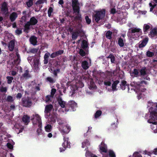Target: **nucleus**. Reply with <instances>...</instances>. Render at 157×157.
Returning <instances> with one entry per match:
<instances>
[{
    "label": "nucleus",
    "mask_w": 157,
    "mask_h": 157,
    "mask_svg": "<svg viewBox=\"0 0 157 157\" xmlns=\"http://www.w3.org/2000/svg\"><path fill=\"white\" fill-rule=\"evenodd\" d=\"M147 108L150 115L148 120V122L151 124L150 127L153 130L154 133H157V102H153L149 101L147 102Z\"/></svg>",
    "instance_id": "nucleus-1"
},
{
    "label": "nucleus",
    "mask_w": 157,
    "mask_h": 157,
    "mask_svg": "<svg viewBox=\"0 0 157 157\" xmlns=\"http://www.w3.org/2000/svg\"><path fill=\"white\" fill-rule=\"evenodd\" d=\"M140 82L137 83L136 82H133L131 83L130 87L126 84V82L125 81H122L120 84V86L122 90H125L126 87H127L128 91L129 92H135L137 94V97L138 99H140L142 96V94L141 92H144L146 90L145 89H144L140 91V88L142 89V87L140 86Z\"/></svg>",
    "instance_id": "nucleus-2"
},
{
    "label": "nucleus",
    "mask_w": 157,
    "mask_h": 157,
    "mask_svg": "<svg viewBox=\"0 0 157 157\" xmlns=\"http://www.w3.org/2000/svg\"><path fill=\"white\" fill-rule=\"evenodd\" d=\"M32 120L33 121V125L34 127L38 128L37 132L38 134H40L42 133V121L41 117L38 114H35L33 116Z\"/></svg>",
    "instance_id": "nucleus-3"
},
{
    "label": "nucleus",
    "mask_w": 157,
    "mask_h": 157,
    "mask_svg": "<svg viewBox=\"0 0 157 157\" xmlns=\"http://www.w3.org/2000/svg\"><path fill=\"white\" fill-rule=\"evenodd\" d=\"M105 11L104 9H100L94 11L93 15V18L96 22L102 20L105 17Z\"/></svg>",
    "instance_id": "nucleus-4"
},
{
    "label": "nucleus",
    "mask_w": 157,
    "mask_h": 157,
    "mask_svg": "<svg viewBox=\"0 0 157 157\" xmlns=\"http://www.w3.org/2000/svg\"><path fill=\"white\" fill-rule=\"evenodd\" d=\"M58 124L59 129L62 134H67L70 132V127L66 123L62 121H58Z\"/></svg>",
    "instance_id": "nucleus-5"
},
{
    "label": "nucleus",
    "mask_w": 157,
    "mask_h": 157,
    "mask_svg": "<svg viewBox=\"0 0 157 157\" xmlns=\"http://www.w3.org/2000/svg\"><path fill=\"white\" fill-rule=\"evenodd\" d=\"M72 6L73 8L74 13H76L77 15L75 17V19L77 20L81 19V15L79 13V4L77 0H74L72 1Z\"/></svg>",
    "instance_id": "nucleus-6"
},
{
    "label": "nucleus",
    "mask_w": 157,
    "mask_h": 157,
    "mask_svg": "<svg viewBox=\"0 0 157 157\" xmlns=\"http://www.w3.org/2000/svg\"><path fill=\"white\" fill-rule=\"evenodd\" d=\"M111 82H112L110 80H105L104 82V84L106 86H110V88H112L113 90H117V85L119 83V81L117 80L114 82L112 86H111Z\"/></svg>",
    "instance_id": "nucleus-7"
},
{
    "label": "nucleus",
    "mask_w": 157,
    "mask_h": 157,
    "mask_svg": "<svg viewBox=\"0 0 157 157\" xmlns=\"http://www.w3.org/2000/svg\"><path fill=\"white\" fill-rule=\"evenodd\" d=\"M37 22V20L34 17L31 18L29 22H28L25 26L24 30L27 32V30L29 29L31 25H33L36 24Z\"/></svg>",
    "instance_id": "nucleus-8"
},
{
    "label": "nucleus",
    "mask_w": 157,
    "mask_h": 157,
    "mask_svg": "<svg viewBox=\"0 0 157 157\" xmlns=\"http://www.w3.org/2000/svg\"><path fill=\"white\" fill-rule=\"evenodd\" d=\"M99 151L103 155H105L104 153H106L108 151L107 146L103 141L99 145Z\"/></svg>",
    "instance_id": "nucleus-9"
},
{
    "label": "nucleus",
    "mask_w": 157,
    "mask_h": 157,
    "mask_svg": "<svg viewBox=\"0 0 157 157\" xmlns=\"http://www.w3.org/2000/svg\"><path fill=\"white\" fill-rule=\"evenodd\" d=\"M131 32L132 36H135L133 38H137L140 36L142 34L141 29L137 28H133L131 29Z\"/></svg>",
    "instance_id": "nucleus-10"
},
{
    "label": "nucleus",
    "mask_w": 157,
    "mask_h": 157,
    "mask_svg": "<svg viewBox=\"0 0 157 157\" xmlns=\"http://www.w3.org/2000/svg\"><path fill=\"white\" fill-rule=\"evenodd\" d=\"M58 102L59 105L62 108H64V110H62V112H64L68 111V110H66L65 109L68 106V104H66L65 102L63 101L61 98L59 97L58 100Z\"/></svg>",
    "instance_id": "nucleus-11"
},
{
    "label": "nucleus",
    "mask_w": 157,
    "mask_h": 157,
    "mask_svg": "<svg viewBox=\"0 0 157 157\" xmlns=\"http://www.w3.org/2000/svg\"><path fill=\"white\" fill-rule=\"evenodd\" d=\"M33 66L34 69L36 71H37L39 67V59L35 58L33 60Z\"/></svg>",
    "instance_id": "nucleus-12"
},
{
    "label": "nucleus",
    "mask_w": 157,
    "mask_h": 157,
    "mask_svg": "<svg viewBox=\"0 0 157 157\" xmlns=\"http://www.w3.org/2000/svg\"><path fill=\"white\" fill-rule=\"evenodd\" d=\"M150 37L152 38L157 37V28H154L151 29L149 34Z\"/></svg>",
    "instance_id": "nucleus-13"
},
{
    "label": "nucleus",
    "mask_w": 157,
    "mask_h": 157,
    "mask_svg": "<svg viewBox=\"0 0 157 157\" xmlns=\"http://www.w3.org/2000/svg\"><path fill=\"white\" fill-rule=\"evenodd\" d=\"M63 140L64 142L62 144V146L66 148H70V143L69 141V139L68 138H64Z\"/></svg>",
    "instance_id": "nucleus-14"
},
{
    "label": "nucleus",
    "mask_w": 157,
    "mask_h": 157,
    "mask_svg": "<svg viewBox=\"0 0 157 157\" xmlns=\"http://www.w3.org/2000/svg\"><path fill=\"white\" fill-rule=\"evenodd\" d=\"M1 11L2 13L5 15L7 14L8 13L7 4L6 2L3 3L2 6Z\"/></svg>",
    "instance_id": "nucleus-15"
},
{
    "label": "nucleus",
    "mask_w": 157,
    "mask_h": 157,
    "mask_svg": "<svg viewBox=\"0 0 157 157\" xmlns=\"http://www.w3.org/2000/svg\"><path fill=\"white\" fill-rule=\"evenodd\" d=\"M22 100L23 106L25 107H29L31 105V101L29 98H27L25 100L23 98Z\"/></svg>",
    "instance_id": "nucleus-16"
},
{
    "label": "nucleus",
    "mask_w": 157,
    "mask_h": 157,
    "mask_svg": "<svg viewBox=\"0 0 157 157\" xmlns=\"http://www.w3.org/2000/svg\"><path fill=\"white\" fill-rule=\"evenodd\" d=\"M52 105H50L46 106L45 107V117L46 118H48V115H49V113L50 111L52 109Z\"/></svg>",
    "instance_id": "nucleus-17"
},
{
    "label": "nucleus",
    "mask_w": 157,
    "mask_h": 157,
    "mask_svg": "<svg viewBox=\"0 0 157 157\" xmlns=\"http://www.w3.org/2000/svg\"><path fill=\"white\" fill-rule=\"evenodd\" d=\"M107 152L108 155H103L102 157H116L115 153L113 150H109Z\"/></svg>",
    "instance_id": "nucleus-18"
},
{
    "label": "nucleus",
    "mask_w": 157,
    "mask_h": 157,
    "mask_svg": "<svg viewBox=\"0 0 157 157\" xmlns=\"http://www.w3.org/2000/svg\"><path fill=\"white\" fill-rule=\"evenodd\" d=\"M90 144V143L88 140H84L82 142L81 147L82 148H87Z\"/></svg>",
    "instance_id": "nucleus-19"
},
{
    "label": "nucleus",
    "mask_w": 157,
    "mask_h": 157,
    "mask_svg": "<svg viewBox=\"0 0 157 157\" xmlns=\"http://www.w3.org/2000/svg\"><path fill=\"white\" fill-rule=\"evenodd\" d=\"M14 128H15V131L17 133V134L21 132L23 129V127L22 125L17 124L14 126Z\"/></svg>",
    "instance_id": "nucleus-20"
},
{
    "label": "nucleus",
    "mask_w": 157,
    "mask_h": 157,
    "mask_svg": "<svg viewBox=\"0 0 157 157\" xmlns=\"http://www.w3.org/2000/svg\"><path fill=\"white\" fill-rule=\"evenodd\" d=\"M148 38L147 37H145L142 41L140 42L138 44L139 47L141 48L144 47L148 42Z\"/></svg>",
    "instance_id": "nucleus-21"
},
{
    "label": "nucleus",
    "mask_w": 157,
    "mask_h": 157,
    "mask_svg": "<svg viewBox=\"0 0 157 157\" xmlns=\"http://www.w3.org/2000/svg\"><path fill=\"white\" fill-rule=\"evenodd\" d=\"M123 38L121 37L119 38L118 41V43L119 46L121 47H123L124 45V43L125 42V40L124 38V35H122Z\"/></svg>",
    "instance_id": "nucleus-22"
},
{
    "label": "nucleus",
    "mask_w": 157,
    "mask_h": 157,
    "mask_svg": "<svg viewBox=\"0 0 157 157\" xmlns=\"http://www.w3.org/2000/svg\"><path fill=\"white\" fill-rule=\"evenodd\" d=\"M89 64L87 61H83L82 63V66L84 69H87L90 66L91 63L90 60Z\"/></svg>",
    "instance_id": "nucleus-23"
},
{
    "label": "nucleus",
    "mask_w": 157,
    "mask_h": 157,
    "mask_svg": "<svg viewBox=\"0 0 157 157\" xmlns=\"http://www.w3.org/2000/svg\"><path fill=\"white\" fill-rule=\"evenodd\" d=\"M14 58L13 64L17 65L19 63L20 61L19 56L17 53H16Z\"/></svg>",
    "instance_id": "nucleus-24"
},
{
    "label": "nucleus",
    "mask_w": 157,
    "mask_h": 157,
    "mask_svg": "<svg viewBox=\"0 0 157 157\" xmlns=\"http://www.w3.org/2000/svg\"><path fill=\"white\" fill-rule=\"evenodd\" d=\"M131 76L132 77H137L140 76L139 72L138 70L134 69L130 73Z\"/></svg>",
    "instance_id": "nucleus-25"
},
{
    "label": "nucleus",
    "mask_w": 157,
    "mask_h": 157,
    "mask_svg": "<svg viewBox=\"0 0 157 157\" xmlns=\"http://www.w3.org/2000/svg\"><path fill=\"white\" fill-rule=\"evenodd\" d=\"M49 118L50 119H49V120L50 121L51 123L53 124L56 122L57 119V117L55 114L52 115H50Z\"/></svg>",
    "instance_id": "nucleus-26"
},
{
    "label": "nucleus",
    "mask_w": 157,
    "mask_h": 157,
    "mask_svg": "<svg viewBox=\"0 0 157 157\" xmlns=\"http://www.w3.org/2000/svg\"><path fill=\"white\" fill-rule=\"evenodd\" d=\"M88 87L90 89L93 90L96 88V87L93 81L92 80H91L90 83L88 85Z\"/></svg>",
    "instance_id": "nucleus-27"
},
{
    "label": "nucleus",
    "mask_w": 157,
    "mask_h": 157,
    "mask_svg": "<svg viewBox=\"0 0 157 157\" xmlns=\"http://www.w3.org/2000/svg\"><path fill=\"white\" fill-rule=\"evenodd\" d=\"M68 106H70L71 108L74 109L77 107V104L74 101H71L68 103Z\"/></svg>",
    "instance_id": "nucleus-28"
},
{
    "label": "nucleus",
    "mask_w": 157,
    "mask_h": 157,
    "mask_svg": "<svg viewBox=\"0 0 157 157\" xmlns=\"http://www.w3.org/2000/svg\"><path fill=\"white\" fill-rule=\"evenodd\" d=\"M85 156L86 157H98L96 155L88 151H86Z\"/></svg>",
    "instance_id": "nucleus-29"
},
{
    "label": "nucleus",
    "mask_w": 157,
    "mask_h": 157,
    "mask_svg": "<svg viewBox=\"0 0 157 157\" xmlns=\"http://www.w3.org/2000/svg\"><path fill=\"white\" fill-rule=\"evenodd\" d=\"M30 42L33 45L36 44L37 40L36 38L34 36H32L31 37L30 39Z\"/></svg>",
    "instance_id": "nucleus-30"
},
{
    "label": "nucleus",
    "mask_w": 157,
    "mask_h": 157,
    "mask_svg": "<svg viewBox=\"0 0 157 157\" xmlns=\"http://www.w3.org/2000/svg\"><path fill=\"white\" fill-rule=\"evenodd\" d=\"M14 46V41L12 40L9 43L8 45V48L9 50L10 51H13Z\"/></svg>",
    "instance_id": "nucleus-31"
},
{
    "label": "nucleus",
    "mask_w": 157,
    "mask_h": 157,
    "mask_svg": "<svg viewBox=\"0 0 157 157\" xmlns=\"http://www.w3.org/2000/svg\"><path fill=\"white\" fill-rule=\"evenodd\" d=\"M29 117L27 115H24L22 118L23 122L25 124H27L29 122Z\"/></svg>",
    "instance_id": "nucleus-32"
},
{
    "label": "nucleus",
    "mask_w": 157,
    "mask_h": 157,
    "mask_svg": "<svg viewBox=\"0 0 157 157\" xmlns=\"http://www.w3.org/2000/svg\"><path fill=\"white\" fill-rule=\"evenodd\" d=\"M45 131L48 132H51L52 129V127L50 124H47L44 127Z\"/></svg>",
    "instance_id": "nucleus-33"
},
{
    "label": "nucleus",
    "mask_w": 157,
    "mask_h": 157,
    "mask_svg": "<svg viewBox=\"0 0 157 157\" xmlns=\"http://www.w3.org/2000/svg\"><path fill=\"white\" fill-rule=\"evenodd\" d=\"M17 17V15L15 13H13L10 15V18L12 21H14Z\"/></svg>",
    "instance_id": "nucleus-34"
},
{
    "label": "nucleus",
    "mask_w": 157,
    "mask_h": 157,
    "mask_svg": "<svg viewBox=\"0 0 157 157\" xmlns=\"http://www.w3.org/2000/svg\"><path fill=\"white\" fill-rule=\"evenodd\" d=\"M81 46L84 49H85L87 48L88 44L87 41L86 40H83L82 42Z\"/></svg>",
    "instance_id": "nucleus-35"
},
{
    "label": "nucleus",
    "mask_w": 157,
    "mask_h": 157,
    "mask_svg": "<svg viewBox=\"0 0 157 157\" xmlns=\"http://www.w3.org/2000/svg\"><path fill=\"white\" fill-rule=\"evenodd\" d=\"M150 28V25L145 24L144 25V32L147 31Z\"/></svg>",
    "instance_id": "nucleus-36"
},
{
    "label": "nucleus",
    "mask_w": 157,
    "mask_h": 157,
    "mask_svg": "<svg viewBox=\"0 0 157 157\" xmlns=\"http://www.w3.org/2000/svg\"><path fill=\"white\" fill-rule=\"evenodd\" d=\"M49 70L51 72L53 73L55 75H57V73L59 72V69L55 70L53 69L52 68H51L50 69H49Z\"/></svg>",
    "instance_id": "nucleus-37"
},
{
    "label": "nucleus",
    "mask_w": 157,
    "mask_h": 157,
    "mask_svg": "<svg viewBox=\"0 0 157 157\" xmlns=\"http://www.w3.org/2000/svg\"><path fill=\"white\" fill-rule=\"evenodd\" d=\"M78 34V32H76L73 33L72 35V38L73 40H75L77 38Z\"/></svg>",
    "instance_id": "nucleus-38"
},
{
    "label": "nucleus",
    "mask_w": 157,
    "mask_h": 157,
    "mask_svg": "<svg viewBox=\"0 0 157 157\" xmlns=\"http://www.w3.org/2000/svg\"><path fill=\"white\" fill-rule=\"evenodd\" d=\"M26 3L27 6L29 7H30L33 4V0H27Z\"/></svg>",
    "instance_id": "nucleus-39"
},
{
    "label": "nucleus",
    "mask_w": 157,
    "mask_h": 157,
    "mask_svg": "<svg viewBox=\"0 0 157 157\" xmlns=\"http://www.w3.org/2000/svg\"><path fill=\"white\" fill-rule=\"evenodd\" d=\"M30 77V75L29 74L28 72L26 71L25 72L22 78H27Z\"/></svg>",
    "instance_id": "nucleus-40"
},
{
    "label": "nucleus",
    "mask_w": 157,
    "mask_h": 157,
    "mask_svg": "<svg viewBox=\"0 0 157 157\" xmlns=\"http://www.w3.org/2000/svg\"><path fill=\"white\" fill-rule=\"evenodd\" d=\"M44 3H47L46 0H39L36 2V4L37 5H39L40 4Z\"/></svg>",
    "instance_id": "nucleus-41"
},
{
    "label": "nucleus",
    "mask_w": 157,
    "mask_h": 157,
    "mask_svg": "<svg viewBox=\"0 0 157 157\" xmlns=\"http://www.w3.org/2000/svg\"><path fill=\"white\" fill-rule=\"evenodd\" d=\"M101 111L98 110L97 111L95 114V117L97 118L99 117L101 114Z\"/></svg>",
    "instance_id": "nucleus-42"
},
{
    "label": "nucleus",
    "mask_w": 157,
    "mask_h": 157,
    "mask_svg": "<svg viewBox=\"0 0 157 157\" xmlns=\"http://www.w3.org/2000/svg\"><path fill=\"white\" fill-rule=\"evenodd\" d=\"M112 33L110 31H108L106 34V37L109 39H110L111 38Z\"/></svg>",
    "instance_id": "nucleus-43"
},
{
    "label": "nucleus",
    "mask_w": 157,
    "mask_h": 157,
    "mask_svg": "<svg viewBox=\"0 0 157 157\" xmlns=\"http://www.w3.org/2000/svg\"><path fill=\"white\" fill-rule=\"evenodd\" d=\"M140 73H139L140 75H144L146 74V71L145 68L142 69L140 71Z\"/></svg>",
    "instance_id": "nucleus-44"
},
{
    "label": "nucleus",
    "mask_w": 157,
    "mask_h": 157,
    "mask_svg": "<svg viewBox=\"0 0 157 157\" xmlns=\"http://www.w3.org/2000/svg\"><path fill=\"white\" fill-rule=\"evenodd\" d=\"M53 11V9L52 7H50L48 10V14L49 17H51L52 15V13Z\"/></svg>",
    "instance_id": "nucleus-45"
},
{
    "label": "nucleus",
    "mask_w": 157,
    "mask_h": 157,
    "mask_svg": "<svg viewBox=\"0 0 157 157\" xmlns=\"http://www.w3.org/2000/svg\"><path fill=\"white\" fill-rule=\"evenodd\" d=\"M7 79V82L9 84H10L12 82V80L13 79V77L10 76H7L6 78Z\"/></svg>",
    "instance_id": "nucleus-46"
},
{
    "label": "nucleus",
    "mask_w": 157,
    "mask_h": 157,
    "mask_svg": "<svg viewBox=\"0 0 157 157\" xmlns=\"http://www.w3.org/2000/svg\"><path fill=\"white\" fill-rule=\"evenodd\" d=\"M33 85V87H34L35 89L37 90H40V87H39V85L37 86H36V85L35 84H34V82H32L31 85Z\"/></svg>",
    "instance_id": "nucleus-47"
},
{
    "label": "nucleus",
    "mask_w": 157,
    "mask_h": 157,
    "mask_svg": "<svg viewBox=\"0 0 157 157\" xmlns=\"http://www.w3.org/2000/svg\"><path fill=\"white\" fill-rule=\"evenodd\" d=\"M47 81L49 82L50 83H53L55 82V80L52 78L51 77H48L46 78Z\"/></svg>",
    "instance_id": "nucleus-48"
},
{
    "label": "nucleus",
    "mask_w": 157,
    "mask_h": 157,
    "mask_svg": "<svg viewBox=\"0 0 157 157\" xmlns=\"http://www.w3.org/2000/svg\"><path fill=\"white\" fill-rule=\"evenodd\" d=\"M79 54L82 56H84L86 54V53L82 49H80L79 51Z\"/></svg>",
    "instance_id": "nucleus-49"
},
{
    "label": "nucleus",
    "mask_w": 157,
    "mask_h": 157,
    "mask_svg": "<svg viewBox=\"0 0 157 157\" xmlns=\"http://www.w3.org/2000/svg\"><path fill=\"white\" fill-rule=\"evenodd\" d=\"M108 58H110L111 59V61L112 63L114 62L115 61V58L114 56L112 55H110L108 57Z\"/></svg>",
    "instance_id": "nucleus-50"
},
{
    "label": "nucleus",
    "mask_w": 157,
    "mask_h": 157,
    "mask_svg": "<svg viewBox=\"0 0 157 157\" xmlns=\"http://www.w3.org/2000/svg\"><path fill=\"white\" fill-rule=\"evenodd\" d=\"M153 55V53L149 51H148L147 52V56L149 57H152Z\"/></svg>",
    "instance_id": "nucleus-51"
},
{
    "label": "nucleus",
    "mask_w": 157,
    "mask_h": 157,
    "mask_svg": "<svg viewBox=\"0 0 157 157\" xmlns=\"http://www.w3.org/2000/svg\"><path fill=\"white\" fill-rule=\"evenodd\" d=\"M6 100L9 102H11L13 101V97L11 96H8L6 99Z\"/></svg>",
    "instance_id": "nucleus-52"
},
{
    "label": "nucleus",
    "mask_w": 157,
    "mask_h": 157,
    "mask_svg": "<svg viewBox=\"0 0 157 157\" xmlns=\"http://www.w3.org/2000/svg\"><path fill=\"white\" fill-rule=\"evenodd\" d=\"M85 19L86 21V23L89 24L90 23L91 21V20L88 17V16H86L85 17Z\"/></svg>",
    "instance_id": "nucleus-53"
},
{
    "label": "nucleus",
    "mask_w": 157,
    "mask_h": 157,
    "mask_svg": "<svg viewBox=\"0 0 157 157\" xmlns=\"http://www.w3.org/2000/svg\"><path fill=\"white\" fill-rule=\"evenodd\" d=\"M133 157H142V156L139 154L138 153L135 152L133 155Z\"/></svg>",
    "instance_id": "nucleus-54"
},
{
    "label": "nucleus",
    "mask_w": 157,
    "mask_h": 157,
    "mask_svg": "<svg viewBox=\"0 0 157 157\" xmlns=\"http://www.w3.org/2000/svg\"><path fill=\"white\" fill-rule=\"evenodd\" d=\"M53 97L51 95H48L46 97V102L49 101Z\"/></svg>",
    "instance_id": "nucleus-55"
},
{
    "label": "nucleus",
    "mask_w": 157,
    "mask_h": 157,
    "mask_svg": "<svg viewBox=\"0 0 157 157\" xmlns=\"http://www.w3.org/2000/svg\"><path fill=\"white\" fill-rule=\"evenodd\" d=\"M56 90L55 89H52L51 90V96L53 97V95L56 92Z\"/></svg>",
    "instance_id": "nucleus-56"
},
{
    "label": "nucleus",
    "mask_w": 157,
    "mask_h": 157,
    "mask_svg": "<svg viewBox=\"0 0 157 157\" xmlns=\"http://www.w3.org/2000/svg\"><path fill=\"white\" fill-rule=\"evenodd\" d=\"M50 55V54L47 52L46 53L44 56V59H48V57H49Z\"/></svg>",
    "instance_id": "nucleus-57"
},
{
    "label": "nucleus",
    "mask_w": 157,
    "mask_h": 157,
    "mask_svg": "<svg viewBox=\"0 0 157 157\" xmlns=\"http://www.w3.org/2000/svg\"><path fill=\"white\" fill-rule=\"evenodd\" d=\"M56 52L57 54V56H58L63 54V50H59Z\"/></svg>",
    "instance_id": "nucleus-58"
},
{
    "label": "nucleus",
    "mask_w": 157,
    "mask_h": 157,
    "mask_svg": "<svg viewBox=\"0 0 157 157\" xmlns=\"http://www.w3.org/2000/svg\"><path fill=\"white\" fill-rule=\"evenodd\" d=\"M149 5L151 7L150 9V11L151 12L152 11L154 7L155 6L154 5H153L151 3H150Z\"/></svg>",
    "instance_id": "nucleus-59"
},
{
    "label": "nucleus",
    "mask_w": 157,
    "mask_h": 157,
    "mask_svg": "<svg viewBox=\"0 0 157 157\" xmlns=\"http://www.w3.org/2000/svg\"><path fill=\"white\" fill-rule=\"evenodd\" d=\"M66 148L65 147H60L59 148L60 152H62L64 151L65 150Z\"/></svg>",
    "instance_id": "nucleus-60"
},
{
    "label": "nucleus",
    "mask_w": 157,
    "mask_h": 157,
    "mask_svg": "<svg viewBox=\"0 0 157 157\" xmlns=\"http://www.w3.org/2000/svg\"><path fill=\"white\" fill-rule=\"evenodd\" d=\"M7 146L10 149H12L13 148V145L10 143H8L7 144Z\"/></svg>",
    "instance_id": "nucleus-61"
},
{
    "label": "nucleus",
    "mask_w": 157,
    "mask_h": 157,
    "mask_svg": "<svg viewBox=\"0 0 157 157\" xmlns=\"http://www.w3.org/2000/svg\"><path fill=\"white\" fill-rule=\"evenodd\" d=\"M57 56L56 52L52 53L50 56L51 58H54Z\"/></svg>",
    "instance_id": "nucleus-62"
},
{
    "label": "nucleus",
    "mask_w": 157,
    "mask_h": 157,
    "mask_svg": "<svg viewBox=\"0 0 157 157\" xmlns=\"http://www.w3.org/2000/svg\"><path fill=\"white\" fill-rule=\"evenodd\" d=\"M16 33L18 35L21 34L22 33V31L20 29H17L15 31Z\"/></svg>",
    "instance_id": "nucleus-63"
},
{
    "label": "nucleus",
    "mask_w": 157,
    "mask_h": 157,
    "mask_svg": "<svg viewBox=\"0 0 157 157\" xmlns=\"http://www.w3.org/2000/svg\"><path fill=\"white\" fill-rule=\"evenodd\" d=\"M152 153L155 155H157V148L154 149Z\"/></svg>",
    "instance_id": "nucleus-64"
}]
</instances>
